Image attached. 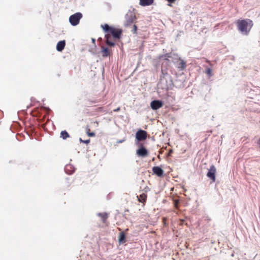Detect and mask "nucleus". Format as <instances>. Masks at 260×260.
I'll return each instance as SVG.
<instances>
[{
    "label": "nucleus",
    "instance_id": "obj_1",
    "mask_svg": "<svg viewBox=\"0 0 260 260\" xmlns=\"http://www.w3.org/2000/svg\"><path fill=\"white\" fill-rule=\"evenodd\" d=\"M253 25V21L249 19L239 20L237 22L238 30L242 35H248Z\"/></svg>",
    "mask_w": 260,
    "mask_h": 260
},
{
    "label": "nucleus",
    "instance_id": "obj_2",
    "mask_svg": "<svg viewBox=\"0 0 260 260\" xmlns=\"http://www.w3.org/2000/svg\"><path fill=\"white\" fill-rule=\"evenodd\" d=\"M158 86L159 88L166 89V90L172 89L174 84L171 76L170 75H166V76H160Z\"/></svg>",
    "mask_w": 260,
    "mask_h": 260
},
{
    "label": "nucleus",
    "instance_id": "obj_3",
    "mask_svg": "<svg viewBox=\"0 0 260 260\" xmlns=\"http://www.w3.org/2000/svg\"><path fill=\"white\" fill-rule=\"evenodd\" d=\"M162 57H164L166 60L165 62H164L161 65V76H166V75H170L168 72V68L167 65L169 62V58H172V54L171 53H166Z\"/></svg>",
    "mask_w": 260,
    "mask_h": 260
},
{
    "label": "nucleus",
    "instance_id": "obj_4",
    "mask_svg": "<svg viewBox=\"0 0 260 260\" xmlns=\"http://www.w3.org/2000/svg\"><path fill=\"white\" fill-rule=\"evenodd\" d=\"M83 15L80 12H77L69 17V22L72 26L77 25Z\"/></svg>",
    "mask_w": 260,
    "mask_h": 260
},
{
    "label": "nucleus",
    "instance_id": "obj_5",
    "mask_svg": "<svg viewBox=\"0 0 260 260\" xmlns=\"http://www.w3.org/2000/svg\"><path fill=\"white\" fill-rule=\"evenodd\" d=\"M136 19L135 13L133 12L129 11L125 16V22L124 25L125 26H128L131 25Z\"/></svg>",
    "mask_w": 260,
    "mask_h": 260
},
{
    "label": "nucleus",
    "instance_id": "obj_6",
    "mask_svg": "<svg viewBox=\"0 0 260 260\" xmlns=\"http://www.w3.org/2000/svg\"><path fill=\"white\" fill-rule=\"evenodd\" d=\"M147 133L144 130L139 129L136 134V138L138 141H144L147 139Z\"/></svg>",
    "mask_w": 260,
    "mask_h": 260
},
{
    "label": "nucleus",
    "instance_id": "obj_7",
    "mask_svg": "<svg viewBox=\"0 0 260 260\" xmlns=\"http://www.w3.org/2000/svg\"><path fill=\"white\" fill-rule=\"evenodd\" d=\"M216 169L214 165H212L210 166V169H209L207 176L211 180L212 182H214L216 180Z\"/></svg>",
    "mask_w": 260,
    "mask_h": 260
},
{
    "label": "nucleus",
    "instance_id": "obj_8",
    "mask_svg": "<svg viewBox=\"0 0 260 260\" xmlns=\"http://www.w3.org/2000/svg\"><path fill=\"white\" fill-rule=\"evenodd\" d=\"M137 154L140 157H145L147 156L148 151L147 149L142 144L137 150Z\"/></svg>",
    "mask_w": 260,
    "mask_h": 260
},
{
    "label": "nucleus",
    "instance_id": "obj_9",
    "mask_svg": "<svg viewBox=\"0 0 260 260\" xmlns=\"http://www.w3.org/2000/svg\"><path fill=\"white\" fill-rule=\"evenodd\" d=\"M122 30L121 29H118L113 27L110 34L112 36V37L116 39H119L122 35Z\"/></svg>",
    "mask_w": 260,
    "mask_h": 260
},
{
    "label": "nucleus",
    "instance_id": "obj_10",
    "mask_svg": "<svg viewBox=\"0 0 260 260\" xmlns=\"http://www.w3.org/2000/svg\"><path fill=\"white\" fill-rule=\"evenodd\" d=\"M176 59L177 60L174 61L176 67L179 69V71L183 70L186 66V62L184 60L181 59L180 57Z\"/></svg>",
    "mask_w": 260,
    "mask_h": 260
},
{
    "label": "nucleus",
    "instance_id": "obj_11",
    "mask_svg": "<svg viewBox=\"0 0 260 260\" xmlns=\"http://www.w3.org/2000/svg\"><path fill=\"white\" fill-rule=\"evenodd\" d=\"M163 105V103L160 100H153L150 103V107L152 109L156 110L161 107Z\"/></svg>",
    "mask_w": 260,
    "mask_h": 260
},
{
    "label": "nucleus",
    "instance_id": "obj_12",
    "mask_svg": "<svg viewBox=\"0 0 260 260\" xmlns=\"http://www.w3.org/2000/svg\"><path fill=\"white\" fill-rule=\"evenodd\" d=\"M153 173L158 177H161L163 176L164 171L159 166H155L152 168Z\"/></svg>",
    "mask_w": 260,
    "mask_h": 260
},
{
    "label": "nucleus",
    "instance_id": "obj_13",
    "mask_svg": "<svg viewBox=\"0 0 260 260\" xmlns=\"http://www.w3.org/2000/svg\"><path fill=\"white\" fill-rule=\"evenodd\" d=\"M75 167L71 164L67 165L64 167V171L68 174L70 175L73 174L75 172Z\"/></svg>",
    "mask_w": 260,
    "mask_h": 260
},
{
    "label": "nucleus",
    "instance_id": "obj_14",
    "mask_svg": "<svg viewBox=\"0 0 260 260\" xmlns=\"http://www.w3.org/2000/svg\"><path fill=\"white\" fill-rule=\"evenodd\" d=\"M65 45V40H61L59 41L56 45V50L59 52L62 51L64 48Z\"/></svg>",
    "mask_w": 260,
    "mask_h": 260
},
{
    "label": "nucleus",
    "instance_id": "obj_15",
    "mask_svg": "<svg viewBox=\"0 0 260 260\" xmlns=\"http://www.w3.org/2000/svg\"><path fill=\"white\" fill-rule=\"evenodd\" d=\"M154 0H140L139 4L142 6H148L151 5Z\"/></svg>",
    "mask_w": 260,
    "mask_h": 260
},
{
    "label": "nucleus",
    "instance_id": "obj_16",
    "mask_svg": "<svg viewBox=\"0 0 260 260\" xmlns=\"http://www.w3.org/2000/svg\"><path fill=\"white\" fill-rule=\"evenodd\" d=\"M118 241L119 243H124L126 242V235L124 232H122L119 234Z\"/></svg>",
    "mask_w": 260,
    "mask_h": 260
},
{
    "label": "nucleus",
    "instance_id": "obj_17",
    "mask_svg": "<svg viewBox=\"0 0 260 260\" xmlns=\"http://www.w3.org/2000/svg\"><path fill=\"white\" fill-rule=\"evenodd\" d=\"M102 27L105 32L109 34H110L113 28V27L109 25L108 24H105L104 25H102Z\"/></svg>",
    "mask_w": 260,
    "mask_h": 260
},
{
    "label": "nucleus",
    "instance_id": "obj_18",
    "mask_svg": "<svg viewBox=\"0 0 260 260\" xmlns=\"http://www.w3.org/2000/svg\"><path fill=\"white\" fill-rule=\"evenodd\" d=\"M110 37L108 35H105L106 43L110 47H114L115 46V43L109 40Z\"/></svg>",
    "mask_w": 260,
    "mask_h": 260
},
{
    "label": "nucleus",
    "instance_id": "obj_19",
    "mask_svg": "<svg viewBox=\"0 0 260 260\" xmlns=\"http://www.w3.org/2000/svg\"><path fill=\"white\" fill-rule=\"evenodd\" d=\"M102 52L103 53L102 56L104 57H106L110 55L109 51L107 47H102Z\"/></svg>",
    "mask_w": 260,
    "mask_h": 260
},
{
    "label": "nucleus",
    "instance_id": "obj_20",
    "mask_svg": "<svg viewBox=\"0 0 260 260\" xmlns=\"http://www.w3.org/2000/svg\"><path fill=\"white\" fill-rule=\"evenodd\" d=\"M138 201L141 202V203H144L146 202V199H147V195L144 193H143L142 194H141L139 197H138Z\"/></svg>",
    "mask_w": 260,
    "mask_h": 260
},
{
    "label": "nucleus",
    "instance_id": "obj_21",
    "mask_svg": "<svg viewBox=\"0 0 260 260\" xmlns=\"http://www.w3.org/2000/svg\"><path fill=\"white\" fill-rule=\"evenodd\" d=\"M98 216L101 217L102 218V220L103 222H105L106 219L108 218V214L107 213H98Z\"/></svg>",
    "mask_w": 260,
    "mask_h": 260
},
{
    "label": "nucleus",
    "instance_id": "obj_22",
    "mask_svg": "<svg viewBox=\"0 0 260 260\" xmlns=\"http://www.w3.org/2000/svg\"><path fill=\"white\" fill-rule=\"evenodd\" d=\"M60 137L63 139L66 140L67 138L70 137V135L69 133L66 131H62L60 133Z\"/></svg>",
    "mask_w": 260,
    "mask_h": 260
},
{
    "label": "nucleus",
    "instance_id": "obj_23",
    "mask_svg": "<svg viewBox=\"0 0 260 260\" xmlns=\"http://www.w3.org/2000/svg\"><path fill=\"white\" fill-rule=\"evenodd\" d=\"M205 73L209 76V77H211L213 76V74H212V70L211 68H207L206 71H205Z\"/></svg>",
    "mask_w": 260,
    "mask_h": 260
},
{
    "label": "nucleus",
    "instance_id": "obj_24",
    "mask_svg": "<svg viewBox=\"0 0 260 260\" xmlns=\"http://www.w3.org/2000/svg\"><path fill=\"white\" fill-rule=\"evenodd\" d=\"M79 141L81 143H85L86 144H88L90 142V139H87L86 140H83L81 138L79 139Z\"/></svg>",
    "mask_w": 260,
    "mask_h": 260
},
{
    "label": "nucleus",
    "instance_id": "obj_25",
    "mask_svg": "<svg viewBox=\"0 0 260 260\" xmlns=\"http://www.w3.org/2000/svg\"><path fill=\"white\" fill-rule=\"evenodd\" d=\"M137 30V26L136 25H134L133 26V29H132V31L133 34H136Z\"/></svg>",
    "mask_w": 260,
    "mask_h": 260
},
{
    "label": "nucleus",
    "instance_id": "obj_26",
    "mask_svg": "<svg viewBox=\"0 0 260 260\" xmlns=\"http://www.w3.org/2000/svg\"><path fill=\"white\" fill-rule=\"evenodd\" d=\"M87 134L89 137H94L95 136V133L94 132H87Z\"/></svg>",
    "mask_w": 260,
    "mask_h": 260
},
{
    "label": "nucleus",
    "instance_id": "obj_27",
    "mask_svg": "<svg viewBox=\"0 0 260 260\" xmlns=\"http://www.w3.org/2000/svg\"><path fill=\"white\" fill-rule=\"evenodd\" d=\"M166 1L170 3L169 4H168V5L169 6H171V4L174 3L176 0H166Z\"/></svg>",
    "mask_w": 260,
    "mask_h": 260
},
{
    "label": "nucleus",
    "instance_id": "obj_28",
    "mask_svg": "<svg viewBox=\"0 0 260 260\" xmlns=\"http://www.w3.org/2000/svg\"><path fill=\"white\" fill-rule=\"evenodd\" d=\"M144 191H145V192H147V191H148L149 190V187H148V186H146V187L144 188Z\"/></svg>",
    "mask_w": 260,
    "mask_h": 260
},
{
    "label": "nucleus",
    "instance_id": "obj_29",
    "mask_svg": "<svg viewBox=\"0 0 260 260\" xmlns=\"http://www.w3.org/2000/svg\"><path fill=\"white\" fill-rule=\"evenodd\" d=\"M120 107H118L117 108L114 109L113 111L114 112H118L119 111H120Z\"/></svg>",
    "mask_w": 260,
    "mask_h": 260
},
{
    "label": "nucleus",
    "instance_id": "obj_30",
    "mask_svg": "<svg viewBox=\"0 0 260 260\" xmlns=\"http://www.w3.org/2000/svg\"><path fill=\"white\" fill-rule=\"evenodd\" d=\"M125 141L124 139H122V140H119L117 143H123L124 141Z\"/></svg>",
    "mask_w": 260,
    "mask_h": 260
},
{
    "label": "nucleus",
    "instance_id": "obj_31",
    "mask_svg": "<svg viewBox=\"0 0 260 260\" xmlns=\"http://www.w3.org/2000/svg\"><path fill=\"white\" fill-rule=\"evenodd\" d=\"M258 144H259V145L260 146V138H259V140H258Z\"/></svg>",
    "mask_w": 260,
    "mask_h": 260
},
{
    "label": "nucleus",
    "instance_id": "obj_32",
    "mask_svg": "<svg viewBox=\"0 0 260 260\" xmlns=\"http://www.w3.org/2000/svg\"><path fill=\"white\" fill-rule=\"evenodd\" d=\"M34 101V98H31V101L32 102Z\"/></svg>",
    "mask_w": 260,
    "mask_h": 260
},
{
    "label": "nucleus",
    "instance_id": "obj_33",
    "mask_svg": "<svg viewBox=\"0 0 260 260\" xmlns=\"http://www.w3.org/2000/svg\"><path fill=\"white\" fill-rule=\"evenodd\" d=\"M92 41L93 42H95V39H92Z\"/></svg>",
    "mask_w": 260,
    "mask_h": 260
},
{
    "label": "nucleus",
    "instance_id": "obj_34",
    "mask_svg": "<svg viewBox=\"0 0 260 260\" xmlns=\"http://www.w3.org/2000/svg\"><path fill=\"white\" fill-rule=\"evenodd\" d=\"M46 109H47V110H50V109H49V108H47Z\"/></svg>",
    "mask_w": 260,
    "mask_h": 260
}]
</instances>
